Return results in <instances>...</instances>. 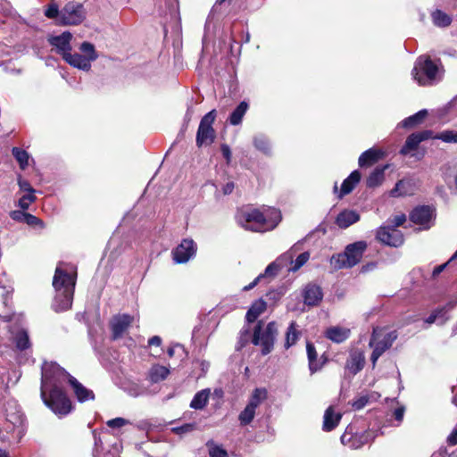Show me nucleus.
I'll return each mask as SVG.
<instances>
[{"mask_svg": "<svg viewBox=\"0 0 457 457\" xmlns=\"http://www.w3.org/2000/svg\"><path fill=\"white\" fill-rule=\"evenodd\" d=\"M41 376V398L44 403L56 415L64 416L71 411V402L62 388L68 379L79 402L93 400L92 390L85 387L75 378L55 362H44Z\"/></svg>", "mask_w": 457, "mask_h": 457, "instance_id": "f257e3e1", "label": "nucleus"}, {"mask_svg": "<svg viewBox=\"0 0 457 457\" xmlns=\"http://www.w3.org/2000/svg\"><path fill=\"white\" fill-rule=\"evenodd\" d=\"M239 226L253 232H266L275 228L281 220L280 212L276 208L245 209L236 216Z\"/></svg>", "mask_w": 457, "mask_h": 457, "instance_id": "f03ea898", "label": "nucleus"}, {"mask_svg": "<svg viewBox=\"0 0 457 457\" xmlns=\"http://www.w3.org/2000/svg\"><path fill=\"white\" fill-rule=\"evenodd\" d=\"M77 273L57 266L53 278V287L55 290V296L53 308L55 312L69 310L72 305L75 290Z\"/></svg>", "mask_w": 457, "mask_h": 457, "instance_id": "7ed1b4c3", "label": "nucleus"}, {"mask_svg": "<svg viewBox=\"0 0 457 457\" xmlns=\"http://www.w3.org/2000/svg\"><path fill=\"white\" fill-rule=\"evenodd\" d=\"M412 79L422 87L432 86L441 80L439 65L428 55H420L414 62Z\"/></svg>", "mask_w": 457, "mask_h": 457, "instance_id": "20e7f679", "label": "nucleus"}, {"mask_svg": "<svg viewBox=\"0 0 457 457\" xmlns=\"http://www.w3.org/2000/svg\"><path fill=\"white\" fill-rule=\"evenodd\" d=\"M367 247L368 245L363 240L349 244L345 246L343 253L331 256L330 265L335 270L351 269L361 261Z\"/></svg>", "mask_w": 457, "mask_h": 457, "instance_id": "39448f33", "label": "nucleus"}, {"mask_svg": "<svg viewBox=\"0 0 457 457\" xmlns=\"http://www.w3.org/2000/svg\"><path fill=\"white\" fill-rule=\"evenodd\" d=\"M398 334L396 330H390L386 328H374L369 346L372 348L370 361L372 366L375 367L379 357L391 348L394 342L397 339Z\"/></svg>", "mask_w": 457, "mask_h": 457, "instance_id": "423d86ee", "label": "nucleus"}, {"mask_svg": "<svg viewBox=\"0 0 457 457\" xmlns=\"http://www.w3.org/2000/svg\"><path fill=\"white\" fill-rule=\"evenodd\" d=\"M262 321H259L254 328L253 344L260 345L262 347V353L266 355L273 349L275 339L278 335V328L274 321L269 322L265 328H262Z\"/></svg>", "mask_w": 457, "mask_h": 457, "instance_id": "0eeeda50", "label": "nucleus"}, {"mask_svg": "<svg viewBox=\"0 0 457 457\" xmlns=\"http://www.w3.org/2000/svg\"><path fill=\"white\" fill-rule=\"evenodd\" d=\"M79 50L83 54L78 53L71 54L70 52L66 54L63 59L70 65L88 71L91 69V62L97 59L98 54L96 52L94 45L89 42H83L79 46Z\"/></svg>", "mask_w": 457, "mask_h": 457, "instance_id": "6e6552de", "label": "nucleus"}, {"mask_svg": "<svg viewBox=\"0 0 457 457\" xmlns=\"http://www.w3.org/2000/svg\"><path fill=\"white\" fill-rule=\"evenodd\" d=\"M86 19L84 6L76 2H69L61 10L60 24L64 26L80 24Z\"/></svg>", "mask_w": 457, "mask_h": 457, "instance_id": "1a4fd4ad", "label": "nucleus"}, {"mask_svg": "<svg viewBox=\"0 0 457 457\" xmlns=\"http://www.w3.org/2000/svg\"><path fill=\"white\" fill-rule=\"evenodd\" d=\"M216 118V111L212 110L206 113L201 120L197 134L196 145L202 146L203 145H210L213 142L215 132L212 124Z\"/></svg>", "mask_w": 457, "mask_h": 457, "instance_id": "9d476101", "label": "nucleus"}, {"mask_svg": "<svg viewBox=\"0 0 457 457\" xmlns=\"http://www.w3.org/2000/svg\"><path fill=\"white\" fill-rule=\"evenodd\" d=\"M436 218L435 209L428 205L418 206L410 213V220L422 229L430 228Z\"/></svg>", "mask_w": 457, "mask_h": 457, "instance_id": "9b49d317", "label": "nucleus"}, {"mask_svg": "<svg viewBox=\"0 0 457 457\" xmlns=\"http://www.w3.org/2000/svg\"><path fill=\"white\" fill-rule=\"evenodd\" d=\"M376 237L378 241L390 246L398 247L403 244L402 232L390 225L381 226Z\"/></svg>", "mask_w": 457, "mask_h": 457, "instance_id": "f8f14e48", "label": "nucleus"}, {"mask_svg": "<svg viewBox=\"0 0 457 457\" xmlns=\"http://www.w3.org/2000/svg\"><path fill=\"white\" fill-rule=\"evenodd\" d=\"M196 252V245L192 239H183L173 250V260L176 263L187 262Z\"/></svg>", "mask_w": 457, "mask_h": 457, "instance_id": "ddd939ff", "label": "nucleus"}, {"mask_svg": "<svg viewBox=\"0 0 457 457\" xmlns=\"http://www.w3.org/2000/svg\"><path fill=\"white\" fill-rule=\"evenodd\" d=\"M134 320V317L129 314H117L110 321V327L113 339H119L124 336Z\"/></svg>", "mask_w": 457, "mask_h": 457, "instance_id": "4468645a", "label": "nucleus"}, {"mask_svg": "<svg viewBox=\"0 0 457 457\" xmlns=\"http://www.w3.org/2000/svg\"><path fill=\"white\" fill-rule=\"evenodd\" d=\"M295 252L291 249L288 252L281 254L275 262L269 264L264 272L260 274L259 276H262V279L268 278H273L276 274L286 267L288 263L293 262Z\"/></svg>", "mask_w": 457, "mask_h": 457, "instance_id": "2eb2a0df", "label": "nucleus"}, {"mask_svg": "<svg viewBox=\"0 0 457 457\" xmlns=\"http://www.w3.org/2000/svg\"><path fill=\"white\" fill-rule=\"evenodd\" d=\"M433 137V132L431 130H423L411 134L407 138L400 150V154L403 155L410 154L412 151L416 150L419 145L427 139Z\"/></svg>", "mask_w": 457, "mask_h": 457, "instance_id": "dca6fc26", "label": "nucleus"}, {"mask_svg": "<svg viewBox=\"0 0 457 457\" xmlns=\"http://www.w3.org/2000/svg\"><path fill=\"white\" fill-rule=\"evenodd\" d=\"M350 430L351 428H347L341 436L342 444L348 445L350 448H360L361 445L368 444L372 439L371 435L369 432H365L362 435H353Z\"/></svg>", "mask_w": 457, "mask_h": 457, "instance_id": "f3484780", "label": "nucleus"}, {"mask_svg": "<svg viewBox=\"0 0 457 457\" xmlns=\"http://www.w3.org/2000/svg\"><path fill=\"white\" fill-rule=\"evenodd\" d=\"M72 38V35L66 31L62 33L59 36L52 37L49 38V43L51 46L56 48V52L64 58L66 54H69L71 51V40Z\"/></svg>", "mask_w": 457, "mask_h": 457, "instance_id": "a211bd4d", "label": "nucleus"}, {"mask_svg": "<svg viewBox=\"0 0 457 457\" xmlns=\"http://www.w3.org/2000/svg\"><path fill=\"white\" fill-rule=\"evenodd\" d=\"M306 352L309 361V369L311 372L314 373L320 370L326 362V359H324L323 356L318 358L315 346L310 342L306 343Z\"/></svg>", "mask_w": 457, "mask_h": 457, "instance_id": "6ab92c4d", "label": "nucleus"}, {"mask_svg": "<svg viewBox=\"0 0 457 457\" xmlns=\"http://www.w3.org/2000/svg\"><path fill=\"white\" fill-rule=\"evenodd\" d=\"M323 294L319 286L309 284L303 291L304 303L307 305H316L322 299Z\"/></svg>", "mask_w": 457, "mask_h": 457, "instance_id": "aec40b11", "label": "nucleus"}, {"mask_svg": "<svg viewBox=\"0 0 457 457\" xmlns=\"http://www.w3.org/2000/svg\"><path fill=\"white\" fill-rule=\"evenodd\" d=\"M360 220V215L355 211L345 210L341 212L337 219L336 223L340 228H346Z\"/></svg>", "mask_w": 457, "mask_h": 457, "instance_id": "412c9836", "label": "nucleus"}, {"mask_svg": "<svg viewBox=\"0 0 457 457\" xmlns=\"http://www.w3.org/2000/svg\"><path fill=\"white\" fill-rule=\"evenodd\" d=\"M325 335L332 342L339 344L350 337V329L339 326L330 327L326 330Z\"/></svg>", "mask_w": 457, "mask_h": 457, "instance_id": "4be33fe9", "label": "nucleus"}, {"mask_svg": "<svg viewBox=\"0 0 457 457\" xmlns=\"http://www.w3.org/2000/svg\"><path fill=\"white\" fill-rule=\"evenodd\" d=\"M253 145L262 154L270 156L272 154V145L270 140L264 134H257L253 137Z\"/></svg>", "mask_w": 457, "mask_h": 457, "instance_id": "5701e85b", "label": "nucleus"}, {"mask_svg": "<svg viewBox=\"0 0 457 457\" xmlns=\"http://www.w3.org/2000/svg\"><path fill=\"white\" fill-rule=\"evenodd\" d=\"M342 415L336 412L332 406L328 407L324 413L323 429L325 431L333 430L339 423Z\"/></svg>", "mask_w": 457, "mask_h": 457, "instance_id": "b1692460", "label": "nucleus"}, {"mask_svg": "<svg viewBox=\"0 0 457 457\" xmlns=\"http://www.w3.org/2000/svg\"><path fill=\"white\" fill-rule=\"evenodd\" d=\"M361 173L358 170H353L342 183L339 198L351 193L355 186L360 182Z\"/></svg>", "mask_w": 457, "mask_h": 457, "instance_id": "393cba45", "label": "nucleus"}, {"mask_svg": "<svg viewBox=\"0 0 457 457\" xmlns=\"http://www.w3.org/2000/svg\"><path fill=\"white\" fill-rule=\"evenodd\" d=\"M428 115V111L426 109L420 110L413 115H411L405 118L399 123V127L404 129H412L423 122L425 118Z\"/></svg>", "mask_w": 457, "mask_h": 457, "instance_id": "a878e982", "label": "nucleus"}, {"mask_svg": "<svg viewBox=\"0 0 457 457\" xmlns=\"http://www.w3.org/2000/svg\"><path fill=\"white\" fill-rule=\"evenodd\" d=\"M413 187L411 180L402 179L399 180L395 187L390 191V195L393 197L405 196L412 195Z\"/></svg>", "mask_w": 457, "mask_h": 457, "instance_id": "bb28decb", "label": "nucleus"}, {"mask_svg": "<svg viewBox=\"0 0 457 457\" xmlns=\"http://www.w3.org/2000/svg\"><path fill=\"white\" fill-rule=\"evenodd\" d=\"M6 420L10 422L13 428H20L23 425L24 415L15 404H13V406L9 405V407L6 408Z\"/></svg>", "mask_w": 457, "mask_h": 457, "instance_id": "cd10ccee", "label": "nucleus"}, {"mask_svg": "<svg viewBox=\"0 0 457 457\" xmlns=\"http://www.w3.org/2000/svg\"><path fill=\"white\" fill-rule=\"evenodd\" d=\"M365 358L364 355L361 353L351 354L350 358L347 360L345 368L353 375L357 374L361 371L364 366Z\"/></svg>", "mask_w": 457, "mask_h": 457, "instance_id": "c85d7f7f", "label": "nucleus"}, {"mask_svg": "<svg viewBox=\"0 0 457 457\" xmlns=\"http://www.w3.org/2000/svg\"><path fill=\"white\" fill-rule=\"evenodd\" d=\"M12 342L18 351H25L31 346L28 331L25 329L18 330L12 337Z\"/></svg>", "mask_w": 457, "mask_h": 457, "instance_id": "c756f323", "label": "nucleus"}, {"mask_svg": "<svg viewBox=\"0 0 457 457\" xmlns=\"http://www.w3.org/2000/svg\"><path fill=\"white\" fill-rule=\"evenodd\" d=\"M456 303L457 302H450L445 307L436 310L428 317L426 322L428 324H432L434 322L443 324L447 320V318L445 317L446 312L452 310Z\"/></svg>", "mask_w": 457, "mask_h": 457, "instance_id": "7c9ffc66", "label": "nucleus"}, {"mask_svg": "<svg viewBox=\"0 0 457 457\" xmlns=\"http://www.w3.org/2000/svg\"><path fill=\"white\" fill-rule=\"evenodd\" d=\"M267 303L262 299H258L253 303L246 312L245 318L248 322H253L266 310Z\"/></svg>", "mask_w": 457, "mask_h": 457, "instance_id": "2f4dec72", "label": "nucleus"}, {"mask_svg": "<svg viewBox=\"0 0 457 457\" xmlns=\"http://www.w3.org/2000/svg\"><path fill=\"white\" fill-rule=\"evenodd\" d=\"M211 390L209 388L198 391L193 397L190 407L195 410H203L210 398Z\"/></svg>", "mask_w": 457, "mask_h": 457, "instance_id": "473e14b6", "label": "nucleus"}, {"mask_svg": "<svg viewBox=\"0 0 457 457\" xmlns=\"http://www.w3.org/2000/svg\"><path fill=\"white\" fill-rule=\"evenodd\" d=\"M170 374V370L162 365L155 364L151 367L148 378L152 383H158L164 380Z\"/></svg>", "mask_w": 457, "mask_h": 457, "instance_id": "72a5a7b5", "label": "nucleus"}, {"mask_svg": "<svg viewBox=\"0 0 457 457\" xmlns=\"http://www.w3.org/2000/svg\"><path fill=\"white\" fill-rule=\"evenodd\" d=\"M381 155L382 153L380 151L370 148L361 154L358 161L359 165L361 167L370 166L377 162Z\"/></svg>", "mask_w": 457, "mask_h": 457, "instance_id": "f704fd0d", "label": "nucleus"}, {"mask_svg": "<svg viewBox=\"0 0 457 457\" xmlns=\"http://www.w3.org/2000/svg\"><path fill=\"white\" fill-rule=\"evenodd\" d=\"M248 110V104L242 101L236 109L231 112L228 117V121L231 125L237 126L242 122V120Z\"/></svg>", "mask_w": 457, "mask_h": 457, "instance_id": "c9c22d12", "label": "nucleus"}, {"mask_svg": "<svg viewBox=\"0 0 457 457\" xmlns=\"http://www.w3.org/2000/svg\"><path fill=\"white\" fill-rule=\"evenodd\" d=\"M301 337V331L297 329L295 321H292L286 333L285 347L288 349L292 345H295Z\"/></svg>", "mask_w": 457, "mask_h": 457, "instance_id": "e433bc0d", "label": "nucleus"}, {"mask_svg": "<svg viewBox=\"0 0 457 457\" xmlns=\"http://www.w3.org/2000/svg\"><path fill=\"white\" fill-rule=\"evenodd\" d=\"M267 390L265 388L260 387L255 388L248 401V403L246 405L253 408L256 410L260 404L267 398Z\"/></svg>", "mask_w": 457, "mask_h": 457, "instance_id": "4c0bfd02", "label": "nucleus"}, {"mask_svg": "<svg viewBox=\"0 0 457 457\" xmlns=\"http://www.w3.org/2000/svg\"><path fill=\"white\" fill-rule=\"evenodd\" d=\"M433 24L439 28L448 27L452 22V17L441 10H436L431 13Z\"/></svg>", "mask_w": 457, "mask_h": 457, "instance_id": "58836bf2", "label": "nucleus"}, {"mask_svg": "<svg viewBox=\"0 0 457 457\" xmlns=\"http://www.w3.org/2000/svg\"><path fill=\"white\" fill-rule=\"evenodd\" d=\"M386 166L382 168H376L367 179V187H376L379 186L384 179V173Z\"/></svg>", "mask_w": 457, "mask_h": 457, "instance_id": "ea45409f", "label": "nucleus"}, {"mask_svg": "<svg viewBox=\"0 0 457 457\" xmlns=\"http://www.w3.org/2000/svg\"><path fill=\"white\" fill-rule=\"evenodd\" d=\"M12 154L19 162L21 169L25 170L29 165V155L28 152L19 147H13L12 149Z\"/></svg>", "mask_w": 457, "mask_h": 457, "instance_id": "a19ab883", "label": "nucleus"}, {"mask_svg": "<svg viewBox=\"0 0 457 457\" xmlns=\"http://www.w3.org/2000/svg\"><path fill=\"white\" fill-rule=\"evenodd\" d=\"M256 410L246 405L245 409L239 413L238 420L241 426L250 424L255 417Z\"/></svg>", "mask_w": 457, "mask_h": 457, "instance_id": "79ce46f5", "label": "nucleus"}, {"mask_svg": "<svg viewBox=\"0 0 457 457\" xmlns=\"http://www.w3.org/2000/svg\"><path fill=\"white\" fill-rule=\"evenodd\" d=\"M432 138L440 139L445 143H454L457 144V131L454 130H444Z\"/></svg>", "mask_w": 457, "mask_h": 457, "instance_id": "37998d69", "label": "nucleus"}, {"mask_svg": "<svg viewBox=\"0 0 457 457\" xmlns=\"http://www.w3.org/2000/svg\"><path fill=\"white\" fill-rule=\"evenodd\" d=\"M310 253L308 252H303L301 254H299L296 258V260L291 263L293 264L291 267L287 269L288 271H296L301 267H303L309 260Z\"/></svg>", "mask_w": 457, "mask_h": 457, "instance_id": "c03bdc74", "label": "nucleus"}, {"mask_svg": "<svg viewBox=\"0 0 457 457\" xmlns=\"http://www.w3.org/2000/svg\"><path fill=\"white\" fill-rule=\"evenodd\" d=\"M60 12L59 7L57 4L52 0V2L46 6L45 10V15L48 19H56L57 22L60 24Z\"/></svg>", "mask_w": 457, "mask_h": 457, "instance_id": "a18cd8bd", "label": "nucleus"}, {"mask_svg": "<svg viewBox=\"0 0 457 457\" xmlns=\"http://www.w3.org/2000/svg\"><path fill=\"white\" fill-rule=\"evenodd\" d=\"M127 392L133 397L142 396L147 394V388L143 385L133 383L127 387Z\"/></svg>", "mask_w": 457, "mask_h": 457, "instance_id": "49530a36", "label": "nucleus"}, {"mask_svg": "<svg viewBox=\"0 0 457 457\" xmlns=\"http://www.w3.org/2000/svg\"><path fill=\"white\" fill-rule=\"evenodd\" d=\"M210 457H228V453L222 447L214 445L212 442H208Z\"/></svg>", "mask_w": 457, "mask_h": 457, "instance_id": "de8ad7c7", "label": "nucleus"}, {"mask_svg": "<svg viewBox=\"0 0 457 457\" xmlns=\"http://www.w3.org/2000/svg\"><path fill=\"white\" fill-rule=\"evenodd\" d=\"M36 199L37 198L34 194L25 195L19 199L18 206L21 210L26 211L29 209V205L36 201Z\"/></svg>", "mask_w": 457, "mask_h": 457, "instance_id": "09e8293b", "label": "nucleus"}, {"mask_svg": "<svg viewBox=\"0 0 457 457\" xmlns=\"http://www.w3.org/2000/svg\"><path fill=\"white\" fill-rule=\"evenodd\" d=\"M406 220V216L403 213L397 214L394 216L392 219L388 220V224L391 227L397 228L398 227L402 226Z\"/></svg>", "mask_w": 457, "mask_h": 457, "instance_id": "8fccbe9b", "label": "nucleus"}, {"mask_svg": "<svg viewBox=\"0 0 457 457\" xmlns=\"http://www.w3.org/2000/svg\"><path fill=\"white\" fill-rule=\"evenodd\" d=\"M195 426L192 423H187L180 427L172 428L171 430L178 434V435H183L189 432H192L195 429Z\"/></svg>", "mask_w": 457, "mask_h": 457, "instance_id": "3c124183", "label": "nucleus"}, {"mask_svg": "<svg viewBox=\"0 0 457 457\" xmlns=\"http://www.w3.org/2000/svg\"><path fill=\"white\" fill-rule=\"evenodd\" d=\"M28 212H25L23 210H15L10 212V217L18 222L25 223L26 217Z\"/></svg>", "mask_w": 457, "mask_h": 457, "instance_id": "603ef678", "label": "nucleus"}, {"mask_svg": "<svg viewBox=\"0 0 457 457\" xmlns=\"http://www.w3.org/2000/svg\"><path fill=\"white\" fill-rule=\"evenodd\" d=\"M129 423V421L126 419L115 418V419L108 420L107 426L109 428H121Z\"/></svg>", "mask_w": 457, "mask_h": 457, "instance_id": "864d4df0", "label": "nucleus"}, {"mask_svg": "<svg viewBox=\"0 0 457 457\" xmlns=\"http://www.w3.org/2000/svg\"><path fill=\"white\" fill-rule=\"evenodd\" d=\"M369 403V396L368 395H361L359 398H357L353 403V408L354 410H361L363 407L366 406V404Z\"/></svg>", "mask_w": 457, "mask_h": 457, "instance_id": "5fc2aeb1", "label": "nucleus"}, {"mask_svg": "<svg viewBox=\"0 0 457 457\" xmlns=\"http://www.w3.org/2000/svg\"><path fill=\"white\" fill-rule=\"evenodd\" d=\"M25 223L29 226L40 225L41 227H43V221L40 219H38L37 217H36L30 213H28V215L26 217Z\"/></svg>", "mask_w": 457, "mask_h": 457, "instance_id": "6e6d98bb", "label": "nucleus"}, {"mask_svg": "<svg viewBox=\"0 0 457 457\" xmlns=\"http://www.w3.org/2000/svg\"><path fill=\"white\" fill-rule=\"evenodd\" d=\"M19 187L21 190L28 192L29 194H34L35 190L32 188L30 184L26 180H20Z\"/></svg>", "mask_w": 457, "mask_h": 457, "instance_id": "4d7b16f0", "label": "nucleus"}, {"mask_svg": "<svg viewBox=\"0 0 457 457\" xmlns=\"http://www.w3.org/2000/svg\"><path fill=\"white\" fill-rule=\"evenodd\" d=\"M220 150H221L222 155L226 159L227 162L228 163L230 162V160H231V150H230L229 146L228 145H226V144H223L220 146Z\"/></svg>", "mask_w": 457, "mask_h": 457, "instance_id": "13d9d810", "label": "nucleus"}, {"mask_svg": "<svg viewBox=\"0 0 457 457\" xmlns=\"http://www.w3.org/2000/svg\"><path fill=\"white\" fill-rule=\"evenodd\" d=\"M447 443L450 445H457V428H454L452 433L447 437Z\"/></svg>", "mask_w": 457, "mask_h": 457, "instance_id": "bf43d9fd", "label": "nucleus"}, {"mask_svg": "<svg viewBox=\"0 0 457 457\" xmlns=\"http://www.w3.org/2000/svg\"><path fill=\"white\" fill-rule=\"evenodd\" d=\"M404 411H405L404 407H399V408L395 409L394 411L395 419L399 422L402 421L403 419Z\"/></svg>", "mask_w": 457, "mask_h": 457, "instance_id": "052dcab7", "label": "nucleus"}, {"mask_svg": "<svg viewBox=\"0 0 457 457\" xmlns=\"http://www.w3.org/2000/svg\"><path fill=\"white\" fill-rule=\"evenodd\" d=\"M449 261L444 264H441V265H438L436 267L434 268L433 270V272H432V277L433 278H436L437 277L443 270H445V269L446 268V266L449 264Z\"/></svg>", "mask_w": 457, "mask_h": 457, "instance_id": "680f3d73", "label": "nucleus"}, {"mask_svg": "<svg viewBox=\"0 0 457 457\" xmlns=\"http://www.w3.org/2000/svg\"><path fill=\"white\" fill-rule=\"evenodd\" d=\"M235 188V184L233 182H228L226 185L222 187V192L224 195H229L233 192Z\"/></svg>", "mask_w": 457, "mask_h": 457, "instance_id": "e2e57ef3", "label": "nucleus"}, {"mask_svg": "<svg viewBox=\"0 0 457 457\" xmlns=\"http://www.w3.org/2000/svg\"><path fill=\"white\" fill-rule=\"evenodd\" d=\"M262 276L256 277L253 282H251L249 285H247L244 287V290L249 291V290L253 289L260 281H262Z\"/></svg>", "mask_w": 457, "mask_h": 457, "instance_id": "0e129e2a", "label": "nucleus"}, {"mask_svg": "<svg viewBox=\"0 0 457 457\" xmlns=\"http://www.w3.org/2000/svg\"><path fill=\"white\" fill-rule=\"evenodd\" d=\"M162 344V338L159 336H154L148 340L149 345L159 346Z\"/></svg>", "mask_w": 457, "mask_h": 457, "instance_id": "69168bd1", "label": "nucleus"}, {"mask_svg": "<svg viewBox=\"0 0 457 457\" xmlns=\"http://www.w3.org/2000/svg\"><path fill=\"white\" fill-rule=\"evenodd\" d=\"M453 397V403L457 406V385L453 386L452 388Z\"/></svg>", "mask_w": 457, "mask_h": 457, "instance_id": "338daca9", "label": "nucleus"}, {"mask_svg": "<svg viewBox=\"0 0 457 457\" xmlns=\"http://www.w3.org/2000/svg\"><path fill=\"white\" fill-rule=\"evenodd\" d=\"M176 347H180V345H177L175 346H170V347L168 348L167 353H168L169 357H170V358L173 357V355L175 353V348Z\"/></svg>", "mask_w": 457, "mask_h": 457, "instance_id": "774afa93", "label": "nucleus"}]
</instances>
